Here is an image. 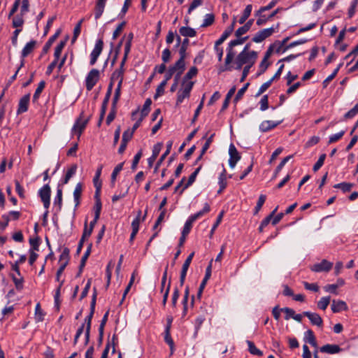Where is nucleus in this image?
Listing matches in <instances>:
<instances>
[{"label":"nucleus","instance_id":"obj_1","mask_svg":"<svg viewBox=\"0 0 358 358\" xmlns=\"http://www.w3.org/2000/svg\"><path fill=\"white\" fill-rule=\"evenodd\" d=\"M257 58V52L254 50L250 51V53H245V51H241L235 59V69L240 70L243 65L252 66Z\"/></svg>","mask_w":358,"mask_h":358},{"label":"nucleus","instance_id":"obj_6","mask_svg":"<svg viewBox=\"0 0 358 358\" xmlns=\"http://www.w3.org/2000/svg\"><path fill=\"white\" fill-rule=\"evenodd\" d=\"M83 114V113H81L80 117L76 120V122L74 123V124L71 129L72 134L78 135V138H79L80 136H81L83 131H84V129L86 127V125L87 124V122L89 121V118L83 120V117H82Z\"/></svg>","mask_w":358,"mask_h":358},{"label":"nucleus","instance_id":"obj_62","mask_svg":"<svg viewBox=\"0 0 358 358\" xmlns=\"http://www.w3.org/2000/svg\"><path fill=\"white\" fill-rule=\"evenodd\" d=\"M325 159H326V154H322L320 156L317 162L314 164L313 170L314 171H318L324 164V162Z\"/></svg>","mask_w":358,"mask_h":358},{"label":"nucleus","instance_id":"obj_5","mask_svg":"<svg viewBox=\"0 0 358 358\" xmlns=\"http://www.w3.org/2000/svg\"><path fill=\"white\" fill-rule=\"evenodd\" d=\"M99 78V71L93 69L87 75L85 78V86L88 91H90L95 86Z\"/></svg>","mask_w":358,"mask_h":358},{"label":"nucleus","instance_id":"obj_59","mask_svg":"<svg viewBox=\"0 0 358 358\" xmlns=\"http://www.w3.org/2000/svg\"><path fill=\"white\" fill-rule=\"evenodd\" d=\"M58 34L56 33L55 35L52 36L48 41L46 42V43L44 45L43 48V54H45L49 50L50 48L51 47L52 43L55 41V38L57 37Z\"/></svg>","mask_w":358,"mask_h":358},{"label":"nucleus","instance_id":"obj_36","mask_svg":"<svg viewBox=\"0 0 358 358\" xmlns=\"http://www.w3.org/2000/svg\"><path fill=\"white\" fill-rule=\"evenodd\" d=\"M102 204L100 199H98L94 204V220L92 221L95 222V224H96L98 220L99 219L101 211Z\"/></svg>","mask_w":358,"mask_h":358},{"label":"nucleus","instance_id":"obj_63","mask_svg":"<svg viewBox=\"0 0 358 358\" xmlns=\"http://www.w3.org/2000/svg\"><path fill=\"white\" fill-rule=\"evenodd\" d=\"M259 105H260V110L262 111H264L266 110H267L268 108V95H264L260 101H259Z\"/></svg>","mask_w":358,"mask_h":358},{"label":"nucleus","instance_id":"obj_7","mask_svg":"<svg viewBox=\"0 0 358 358\" xmlns=\"http://www.w3.org/2000/svg\"><path fill=\"white\" fill-rule=\"evenodd\" d=\"M38 195L43 203L44 208L48 209L50 204L51 189L49 185L46 184L38 191Z\"/></svg>","mask_w":358,"mask_h":358},{"label":"nucleus","instance_id":"obj_56","mask_svg":"<svg viewBox=\"0 0 358 358\" xmlns=\"http://www.w3.org/2000/svg\"><path fill=\"white\" fill-rule=\"evenodd\" d=\"M194 222V221H193L189 217V218L187 220V221L185 223V225H184L182 231V234H183L184 235H188L189 233L190 232L192 227V224H193Z\"/></svg>","mask_w":358,"mask_h":358},{"label":"nucleus","instance_id":"obj_27","mask_svg":"<svg viewBox=\"0 0 358 358\" xmlns=\"http://www.w3.org/2000/svg\"><path fill=\"white\" fill-rule=\"evenodd\" d=\"M198 73V69L196 66H192L189 69V70L187 72V73L184 76L182 83V84H187L189 83H191L192 81L190 79H192L193 77L196 76Z\"/></svg>","mask_w":358,"mask_h":358},{"label":"nucleus","instance_id":"obj_12","mask_svg":"<svg viewBox=\"0 0 358 358\" xmlns=\"http://www.w3.org/2000/svg\"><path fill=\"white\" fill-rule=\"evenodd\" d=\"M194 256V252H191L188 255V257H187V259H185V261L182 265V270L180 272V286H182L185 282L188 268L189 267V265L192 261Z\"/></svg>","mask_w":358,"mask_h":358},{"label":"nucleus","instance_id":"obj_60","mask_svg":"<svg viewBox=\"0 0 358 358\" xmlns=\"http://www.w3.org/2000/svg\"><path fill=\"white\" fill-rule=\"evenodd\" d=\"M166 84L167 83H166V80H162L161 82L156 90V93L154 96L155 99H157L158 96H162L164 93V88Z\"/></svg>","mask_w":358,"mask_h":358},{"label":"nucleus","instance_id":"obj_17","mask_svg":"<svg viewBox=\"0 0 358 358\" xmlns=\"http://www.w3.org/2000/svg\"><path fill=\"white\" fill-rule=\"evenodd\" d=\"M282 121L274 122L271 120H264L259 125V130L262 132H267L281 123Z\"/></svg>","mask_w":358,"mask_h":358},{"label":"nucleus","instance_id":"obj_16","mask_svg":"<svg viewBox=\"0 0 358 358\" xmlns=\"http://www.w3.org/2000/svg\"><path fill=\"white\" fill-rule=\"evenodd\" d=\"M29 100H30V95L29 94H25L20 99V101L18 103V108L17 110V114H21V113H25L26 111H27Z\"/></svg>","mask_w":358,"mask_h":358},{"label":"nucleus","instance_id":"obj_40","mask_svg":"<svg viewBox=\"0 0 358 358\" xmlns=\"http://www.w3.org/2000/svg\"><path fill=\"white\" fill-rule=\"evenodd\" d=\"M235 92H236L235 86L232 87L229 90V92H227V94L226 95L225 99L223 102L222 110H224L228 107L229 101H230L231 98L233 96V95L234 94Z\"/></svg>","mask_w":358,"mask_h":358},{"label":"nucleus","instance_id":"obj_34","mask_svg":"<svg viewBox=\"0 0 358 358\" xmlns=\"http://www.w3.org/2000/svg\"><path fill=\"white\" fill-rule=\"evenodd\" d=\"M124 163H120L117 164L115 169H113L112 174H111V178H110V183L111 186L113 187L115 184L116 178L117 176L119 174V173L123 169Z\"/></svg>","mask_w":358,"mask_h":358},{"label":"nucleus","instance_id":"obj_13","mask_svg":"<svg viewBox=\"0 0 358 358\" xmlns=\"http://www.w3.org/2000/svg\"><path fill=\"white\" fill-rule=\"evenodd\" d=\"M266 11L267 10H264L262 6L255 11V16L257 17L256 21L257 26H262L271 20L269 15L265 13Z\"/></svg>","mask_w":358,"mask_h":358},{"label":"nucleus","instance_id":"obj_18","mask_svg":"<svg viewBox=\"0 0 358 358\" xmlns=\"http://www.w3.org/2000/svg\"><path fill=\"white\" fill-rule=\"evenodd\" d=\"M321 352L328 353V354H337L339 353L342 349L339 345L336 344H327L322 346L320 349Z\"/></svg>","mask_w":358,"mask_h":358},{"label":"nucleus","instance_id":"obj_31","mask_svg":"<svg viewBox=\"0 0 358 358\" xmlns=\"http://www.w3.org/2000/svg\"><path fill=\"white\" fill-rule=\"evenodd\" d=\"M102 169H103V166L100 165L99 167L97 169L95 176L93 178L94 185L95 188L97 189V192H100L101 188V182L99 180V178L101 174Z\"/></svg>","mask_w":358,"mask_h":358},{"label":"nucleus","instance_id":"obj_8","mask_svg":"<svg viewBox=\"0 0 358 358\" xmlns=\"http://www.w3.org/2000/svg\"><path fill=\"white\" fill-rule=\"evenodd\" d=\"M103 48V41L102 38L96 41L95 45L90 54V65H94L97 61L98 57L101 55Z\"/></svg>","mask_w":358,"mask_h":358},{"label":"nucleus","instance_id":"obj_2","mask_svg":"<svg viewBox=\"0 0 358 358\" xmlns=\"http://www.w3.org/2000/svg\"><path fill=\"white\" fill-rule=\"evenodd\" d=\"M96 296H97L96 289V288H94V292L92 294V301H91V303H90V313L85 319V323H86L85 333V345H87L90 341L91 323H92V317H93V315L94 313V310H95Z\"/></svg>","mask_w":358,"mask_h":358},{"label":"nucleus","instance_id":"obj_9","mask_svg":"<svg viewBox=\"0 0 358 358\" xmlns=\"http://www.w3.org/2000/svg\"><path fill=\"white\" fill-rule=\"evenodd\" d=\"M229 165L231 169H234L236 166L237 162L241 159V155L233 143H231L229 145Z\"/></svg>","mask_w":358,"mask_h":358},{"label":"nucleus","instance_id":"obj_3","mask_svg":"<svg viewBox=\"0 0 358 358\" xmlns=\"http://www.w3.org/2000/svg\"><path fill=\"white\" fill-rule=\"evenodd\" d=\"M248 38V36H245V37L240 36L239 38H237L230 41V43H229V47L227 50V56L225 58V65L228 66L226 67V70H229V71L231 70V66H230L229 65L231 63V62L234 57V52L232 50L233 48L236 45L243 44Z\"/></svg>","mask_w":358,"mask_h":358},{"label":"nucleus","instance_id":"obj_11","mask_svg":"<svg viewBox=\"0 0 358 358\" xmlns=\"http://www.w3.org/2000/svg\"><path fill=\"white\" fill-rule=\"evenodd\" d=\"M333 266V264L326 259L321 262L313 264L310 266V270L314 272H328Z\"/></svg>","mask_w":358,"mask_h":358},{"label":"nucleus","instance_id":"obj_39","mask_svg":"<svg viewBox=\"0 0 358 358\" xmlns=\"http://www.w3.org/2000/svg\"><path fill=\"white\" fill-rule=\"evenodd\" d=\"M211 271H212V261L210 262L209 265L207 266V268L206 269L205 276H204L201 283L200 284V286H201V289L205 288L207 281L209 280V278L211 276Z\"/></svg>","mask_w":358,"mask_h":358},{"label":"nucleus","instance_id":"obj_10","mask_svg":"<svg viewBox=\"0 0 358 358\" xmlns=\"http://www.w3.org/2000/svg\"><path fill=\"white\" fill-rule=\"evenodd\" d=\"M275 31L273 27H270L267 29H264L255 34L254 37L252 38V41L255 43H261L266 38L271 36Z\"/></svg>","mask_w":358,"mask_h":358},{"label":"nucleus","instance_id":"obj_50","mask_svg":"<svg viewBox=\"0 0 358 358\" xmlns=\"http://www.w3.org/2000/svg\"><path fill=\"white\" fill-rule=\"evenodd\" d=\"M124 65H122V62L120 63V69H117L115 70L113 75H112V78L111 79L112 80H121V78H123V75H124Z\"/></svg>","mask_w":358,"mask_h":358},{"label":"nucleus","instance_id":"obj_28","mask_svg":"<svg viewBox=\"0 0 358 358\" xmlns=\"http://www.w3.org/2000/svg\"><path fill=\"white\" fill-rule=\"evenodd\" d=\"M94 226H95V222L91 221L90 223V227H87V220H86L85 222V227H84V230H83V235H82L81 238H84L85 240L86 238H88L91 236Z\"/></svg>","mask_w":358,"mask_h":358},{"label":"nucleus","instance_id":"obj_41","mask_svg":"<svg viewBox=\"0 0 358 358\" xmlns=\"http://www.w3.org/2000/svg\"><path fill=\"white\" fill-rule=\"evenodd\" d=\"M353 187V184L350 182H341L334 185L336 189H341L343 192H348Z\"/></svg>","mask_w":358,"mask_h":358},{"label":"nucleus","instance_id":"obj_47","mask_svg":"<svg viewBox=\"0 0 358 358\" xmlns=\"http://www.w3.org/2000/svg\"><path fill=\"white\" fill-rule=\"evenodd\" d=\"M83 22V19H81L78 24L75 26L73 29V36L71 39V43H73L77 40L78 36L80 34L81 31V25Z\"/></svg>","mask_w":358,"mask_h":358},{"label":"nucleus","instance_id":"obj_25","mask_svg":"<svg viewBox=\"0 0 358 358\" xmlns=\"http://www.w3.org/2000/svg\"><path fill=\"white\" fill-rule=\"evenodd\" d=\"M162 146V143H157L154 145L152 156L148 159V164L150 166L152 165L153 162L155 161L157 156L159 155Z\"/></svg>","mask_w":358,"mask_h":358},{"label":"nucleus","instance_id":"obj_48","mask_svg":"<svg viewBox=\"0 0 358 358\" xmlns=\"http://www.w3.org/2000/svg\"><path fill=\"white\" fill-rule=\"evenodd\" d=\"M172 145H173V141H169L167 142V144H166V150L165 151V152H164V154L161 156L160 159H159V161L157 162V166H159L160 164L163 162V161L165 159V158L166 157V156L170 153L171 152V148H172Z\"/></svg>","mask_w":358,"mask_h":358},{"label":"nucleus","instance_id":"obj_4","mask_svg":"<svg viewBox=\"0 0 358 358\" xmlns=\"http://www.w3.org/2000/svg\"><path fill=\"white\" fill-rule=\"evenodd\" d=\"M194 82L189 83L187 84L181 85V88L177 92L176 105L179 106L181 104L184 99L189 98L190 92L193 88Z\"/></svg>","mask_w":358,"mask_h":358},{"label":"nucleus","instance_id":"obj_38","mask_svg":"<svg viewBox=\"0 0 358 358\" xmlns=\"http://www.w3.org/2000/svg\"><path fill=\"white\" fill-rule=\"evenodd\" d=\"M152 104V101L150 99H147L143 104V108L141 110V117L144 118L146 117L150 110V106Z\"/></svg>","mask_w":358,"mask_h":358},{"label":"nucleus","instance_id":"obj_64","mask_svg":"<svg viewBox=\"0 0 358 358\" xmlns=\"http://www.w3.org/2000/svg\"><path fill=\"white\" fill-rule=\"evenodd\" d=\"M358 113V103L344 115L345 119L354 117Z\"/></svg>","mask_w":358,"mask_h":358},{"label":"nucleus","instance_id":"obj_33","mask_svg":"<svg viewBox=\"0 0 358 358\" xmlns=\"http://www.w3.org/2000/svg\"><path fill=\"white\" fill-rule=\"evenodd\" d=\"M252 10V6L251 4H248V6H246L242 15L238 20L239 24H243L245 22L246 20L249 17V16L251 14Z\"/></svg>","mask_w":358,"mask_h":358},{"label":"nucleus","instance_id":"obj_51","mask_svg":"<svg viewBox=\"0 0 358 358\" xmlns=\"http://www.w3.org/2000/svg\"><path fill=\"white\" fill-rule=\"evenodd\" d=\"M215 20V16L212 13H208L205 15L203 22L201 24L202 27H206L211 25Z\"/></svg>","mask_w":358,"mask_h":358},{"label":"nucleus","instance_id":"obj_21","mask_svg":"<svg viewBox=\"0 0 358 358\" xmlns=\"http://www.w3.org/2000/svg\"><path fill=\"white\" fill-rule=\"evenodd\" d=\"M83 192V185L81 182H78L76 184L75 189L73 191V200L75 202L74 210L78 207L80 203V196Z\"/></svg>","mask_w":358,"mask_h":358},{"label":"nucleus","instance_id":"obj_19","mask_svg":"<svg viewBox=\"0 0 358 358\" xmlns=\"http://www.w3.org/2000/svg\"><path fill=\"white\" fill-rule=\"evenodd\" d=\"M107 0H97L94 7V18L96 20L102 15Z\"/></svg>","mask_w":358,"mask_h":358},{"label":"nucleus","instance_id":"obj_30","mask_svg":"<svg viewBox=\"0 0 358 358\" xmlns=\"http://www.w3.org/2000/svg\"><path fill=\"white\" fill-rule=\"evenodd\" d=\"M24 16L20 13L14 16L12 20V26L15 29H22L24 23Z\"/></svg>","mask_w":358,"mask_h":358},{"label":"nucleus","instance_id":"obj_58","mask_svg":"<svg viewBox=\"0 0 358 358\" xmlns=\"http://www.w3.org/2000/svg\"><path fill=\"white\" fill-rule=\"evenodd\" d=\"M345 133V131L342 130V131H341L338 133H336L335 134H333V135L330 136L329 138L328 143L329 144H331L333 143H335V142L338 141V140H340L343 136Z\"/></svg>","mask_w":358,"mask_h":358},{"label":"nucleus","instance_id":"obj_20","mask_svg":"<svg viewBox=\"0 0 358 358\" xmlns=\"http://www.w3.org/2000/svg\"><path fill=\"white\" fill-rule=\"evenodd\" d=\"M348 309L347 303L341 300H333L331 304V310L334 313H340L343 310Z\"/></svg>","mask_w":358,"mask_h":358},{"label":"nucleus","instance_id":"obj_45","mask_svg":"<svg viewBox=\"0 0 358 358\" xmlns=\"http://www.w3.org/2000/svg\"><path fill=\"white\" fill-rule=\"evenodd\" d=\"M44 313L41 308V305L38 303L35 307V320L36 322H42L44 320Z\"/></svg>","mask_w":358,"mask_h":358},{"label":"nucleus","instance_id":"obj_43","mask_svg":"<svg viewBox=\"0 0 358 358\" xmlns=\"http://www.w3.org/2000/svg\"><path fill=\"white\" fill-rule=\"evenodd\" d=\"M305 339L308 343H309L313 346L317 345L314 333L312 330L308 329V331H306Z\"/></svg>","mask_w":358,"mask_h":358},{"label":"nucleus","instance_id":"obj_44","mask_svg":"<svg viewBox=\"0 0 358 358\" xmlns=\"http://www.w3.org/2000/svg\"><path fill=\"white\" fill-rule=\"evenodd\" d=\"M331 301L330 296H324L322 297L320 300L317 302L318 308L324 310L329 306Z\"/></svg>","mask_w":358,"mask_h":358},{"label":"nucleus","instance_id":"obj_24","mask_svg":"<svg viewBox=\"0 0 358 358\" xmlns=\"http://www.w3.org/2000/svg\"><path fill=\"white\" fill-rule=\"evenodd\" d=\"M78 166L76 164H72L67 170L64 178L61 180L62 185L67 184L69 180L76 174Z\"/></svg>","mask_w":358,"mask_h":358},{"label":"nucleus","instance_id":"obj_23","mask_svg":"<svg viewBox=\"0 0 358 358\" xmlns=\"http://www.w3.org/2000/svg\"><path fill=\"white\" fill-rule=\"evenodd\" d=\"M236 24V17L234 18V20L231 23V25L221 35L220 38L217 41V45H221L232 33L234 25Z\"/></svg>","mask_w":358,"mask_h":358},{"label":"nucleus","instance_id":"obj_46","mask_svg":"<svg viewBox=\"0 0 358 358\" xmlns=\"http://www.w3.org/2000/svg\"><path fill=\"white\" fill-rule=\"evenodd\" d=\"M45 82L44 81H41L33 95V102H36L42 92V91L43 90L44 87H45Z\"/></svg>","mask_w":358,"mask_h":358},{"label":"nucleus","instance_id":"obj_53","mask_svg":"<svg viewBox=\"0 0 358 358\" xmlns=\"http://www.w3.org/2000/svg\"><path fill=\"white\" fill-rule=\"evenodd\" d=\"M293 157V155H289L286 157H285L281 162L280 163L278 164V166L276 167L275 170V173H274V176L273 177H276L277 175L279 173V172L282 170V169L283 168V166L285 165V164L290 159Z\"/></svg>","mask_w":358,"mask_h":358},{"label":"nucleus","instance_id":"obj_35","mask_svg":"<svg viewBox=\"0 0 358 358\" xmlns=\"http://www.w3.org/2000/svg\"><path fill=\"white\" fill-rule=\"evenodd\" d=\"M164 341L169 345L171 349V355L173 353L174 342L171 336V330L164 329Z\"/></svg>","mask_w":358,"mask_h":358},{"label":"nucleus","instance_id":"obj_22","mask_svg":"<svg viewBox=\"0 0 358 358\" xmlns=\"http://www.w3.org/2000/svg\"><path fill=\"white\" fill-rule=\"evenodd\" d=\"M36 41L31 40L28 42L21 52V58L24 61V59L27 57L31 52H32L36 47Z\"/></svg>","mask_w":358,"mask_h":358},{"label":"nucleus","instance_id":"obj_37","mask_svg":"<svg viewBox=\"0 0 358 358\" xmlns=\"http://www.w3.org/2000/svg\"><path fill=\"white\" fill-rule=\"evenodd\" d=\"M246 343L248 346V351L250 352V354L254 355H257V356L263 355L262 351H261L259 349H258L255 346V345L254 344L253 342H252L250 341H246Z\"/></svg>","mask_w":358,"mask_h":358},{"label":"nucleus","instance_id":"obj_14","mask_svg":"<svg viewBox=\"0 0 358 358\" xmlns=\"http://www.w3.org/2000/svg\"><path fill=\"white\" fill-rule=\"evenodd\" d=\"M303 316L307 317L310 320L312 324L316 325L317 327L322 326L323 321L319 314L316 313H311L309 311H304L303 313Z\"/></svg>","mask_w":358,"mask_h":358},{"label":"nucleus","instance_id":"obj_49","mask_svg":"<svg viewBox=\"0 0 358 358\" xmlns=\"http://www.w3.org/2000/svg\"><path fill=\"white\" fill-rule=\"evenodd\" d=\"M65 41H60L59 43L56 46L54 52V57L55 60H59L61 53L65 46Z\"/></svg>","mask_w":358,"mask_h":358},{"label":"nucleus","instance_id":"obj_55","mask_svg":"<svg viewBox=\"0 0 358 358\" xmlns=\"http://www.w3.org/2000/svg\"><path fill=\"white\" fill-rule=\"evenodd\" d=\"M91 248H92V244L90 243L89 245L87 250L85 251V254L82 257V259L80 261V272H82V270L85 265L86 260L87 259L90 254V252H91Z\"/></svg>","mask_w":358,"mask_h":358},{"label":"nucleus","instance_id":"obj_54","mask_svg":"<svg viewBox=\"0 0 358 358\" xmlns=\"http://www.w3.org/2000/svg\"><path fill=\"white\" fill-rule=\"evenodd\" d=\"M358 55V45L350 52L348 53L345 57V59H350V61H349L348 63H347V66H349L350 64H352V62L354 61V59H355V57Z\"/></svg>","mask_w":358,"mask_h":358},{"label":"nucleus","instance_id":"obj_26","mask_svg":"<svg viewBox=\"0 0 358 358\" xmlns=\"http://www.w3.org/2000/svg\"><path fill=\"white\" fill-rule=\"evenodd\" d=\"M111 90H112V83L110 84L108 89L107 90V92L106 94V96L104 97V99L102 102V106H101V108L102 117L105 116V114H106V112L107 110L108 103L110 95H111Z\"/></svg>","mask_w":358,"mask_h":358},{"label":"nucleus","instance_id":"obj_61","mask_svg":"<svg viewBox=\"0 0 358 358\" xmlns=\"http://www.w3.org/2000/svg\"><path fill=\"white\" fill-rule=\"evenodd\" d=\"M62 203V189L59 187L57 188V194L54 199V204H58L59 208L60 209Z\"/></svg>","mask_w":358,"mask_h":358},{"label":"nucleus","instance_id":"obj_32","mask_svg":"<svg viewBox=\"0 0 358 358\" xmlns=\"http://www.w3.org/2000/svg\"><path fill=\"white\" fill-rule=\"evenodd\" d=\"M180 34L185 37H194L196 35V31L189 27H182L179 29Z\"/></svg>","mask_w":358,"mask_h":358},{"label":"nucleus","instance_id":"obj_15","mask_svg":"<svg viewBox=\"0 0 358 358\" xmlns=\"http://www.w3.org/2000/svg\"><path fill=\"white\" fill-rule=\"evenodd\" d=\"M169 69L172 70V72L174 73L175 76H181L185 69V61L178 59L175 64L170 66Z\"/></svg>","mask_w":358,"mask_h":358},{"label":"nucleus","instance_id":"obj_57","mask_svg":"<svg viewBox=\"0 0 358 358\" xmlns=\"http://www.w3.org/2000/svg\"><path fill=\"white\" fill-rule=\"evenodd\" d=\"M141 215V211L139 210L138 213V215L131 222L132 231H134V233H138V231L139 230Z\"/></svg>","mask_w":358,"mask_h":358},{"label":"nucleus","instance_id":"obj_52","mask_svg":"<svg viewBox=\"0 0 358 358\" xmlns=\"http://www.w3.org/2000/svg\"><path fill=\"white\" fill-rule=\"evenodd\" d=\"M266 199V196L264 194H261L258 199L257 205L254 210V215H257L259 211L261 210L262 206L264 205L265 201Z\"/></svg>","mask_w":358,"mask_h":358},{"label":"nucleus","instance_id":"obj_42","mask_svg":"<svg viewBox=\"0 0 358 358\" xmlns=\"http://www.w3.org/2000/svg\"><path fill=\"white\" fill-rule=\"evenodd\" d=\"M69 261V250L65 248L59 256V263L67 265Z\"/></svg>","mask_w":358,"mask_h":358},{"label":"nucleus","instance_id":"obj_29","mask_svg":"<svg viewBox=\"0 0 358 358\" xmlns=\"http://www.w3.org/2000/svg\"><path fill=\"white\" fill-rule=\"evenodd\" d=\"M218 179H219L218 184L220 185V189L217 191V193L220 194L226 188V187L227 185L225 169H224L222 170V173L220 174Z\"/></svg>","mask_w":358,"mask_h":358}]
</instances>
